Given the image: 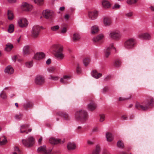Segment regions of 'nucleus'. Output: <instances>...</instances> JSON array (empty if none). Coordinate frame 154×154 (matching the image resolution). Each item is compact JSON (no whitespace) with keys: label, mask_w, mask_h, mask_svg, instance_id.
I'll return each mask as SVG.
<instances>
[{"label":"nucleus","mask_w":154,"mask_h":154,"mask_svg":"<svg viewBox=\"0 0 154 154\" xmlns=\"http://www.w3.org/2000/svg\"><path fill=\"white\" fill-rule=\"evenodd\" d=\"M54 55L57 59L62 60L64 58L65 55L63 53V47L62 45L59 44H55L52 46Z\"/></svg>","instance_id":"nucleus-1"},{"label":"nucleus","mask_w":154,"mask_h":154,"mask_svg":"<svg viewBox=\"0 0 154 154\" xmlns=\"http://www.w3.org/2000/svg\"><path fill=\"white\" fill-rule=\"evenodd\" d=\"M153 99L152 98L150 97L143 103H137L136 104V107L137 108H140L141 109L145 110L149 108V106H152Z\"/></svg>","instance_id":"nucleus-2"},{"label":"nucleus","mask_w":154,"mask_h":154,"mask_svg":"<svg viewBox=\"0 0 154 154\" xmlns=\"http://www.w3.org/2000/svg\"><path fill=\"white\" fill-rule=\"evenodd\" d=\"M75 118L77 121L83 122L86 121L88 118L87 112L84 110H80L75 113Z\"/></svg>","instance_id":"nucleus-3"},{"label":"nucleus","mask_w":154,"mask_h":154,"mask_svg":"<svg viewBox=\"0 0 154 154\" xmlns=\"http://www.w3.org/2000/svg\"><path fill=\"white\" fill-rule=\"evenodd\" d=\"M108 34V37L110 39L117 41L120 40L122 36L121 32L118 29L111 30Z\"/></svg>","instance_id":"nucleus-4"},{"label":"nucleus","mask_w":154,"mask_h":154,"mask_svg":"<svg viewBox=\"0 0 154 154\" xmlns=\"http://www.w3.org/2000/svg\"><path fill=\"white\" fill-rule=\"evenodd\" d=\"M135 39L133 38H130L127 39L124 43V47L128 49L134 48L136 45Z\"/></svg>","instance_id":"nucleus-5"},{"label":"nucleus","mask_w":154,"mask_h":154,"mask_svg":"<svg viewBox=\"0 0 154 154\" xmlns=\"http://www.w3.org/2000/svg\"><path fill=\"white\" fill-rule=\"evenodd\" d=\"M40 28L37 25L34 26L31 31V36L33 39L37 38L39 35L40 32Z\"/></svg>","instance_id":"nucleus-6"},{"label":"nucleus","mask_w":154,"mask_h":154,"mask_svg":"<svg viewBox=\"0 0 154 154\" xmlns=\"http://www.w3.org/2000/svg\"><path fill=\"white\" fill-rule=\"evenodd\" d=\"M22 142L23 145L26 147H30L35 143V139L32 136L28 137L26 139H23Z\"/></svg>","instance_id":"nucleus-7"},{"label":"nucleus","mask_w":154,"mask_h":154,"mask_svg":"<svg viewBox=\"0 0 154 154\" xmlns=\"http://www.w3.org/2000/svg\"><path fill=\"white\" fill-rule=\"evenodd\" d=\"M53 148L50 147H46L45 145H43L39 147L37 151L42 154H52V150Z\"/></svg>","instance_id":"nucleus-8"},{"label":"nucleus","mask_w":154,"mask_h":154,"mask_svg":"<svg viewBox=\"0 0 154 154\" xmlns=\"http://www.w3.org/2000/svg\"><path fill=\"white\" fill-rule=\"evenodd\" d=\"M33 6L28 3L23 2L20 5V8L23 11L29 12L32 11Z\"/></svg>","instance_id":"nucleus-9"},{"label":"nucleus","mask_w":154,"mask_h":154,"mask_svg":"<svg viewBox=\"0 0 154 154\" xmlns=\"http://www.w3.org/2000/svg\"><path fill=\"white\" fill-rule=\"evenodd\" d=\"M17 23L19 26L21 28L26 27L28 24V22L25 18H22L17 20Z\"/></svg>","instance_id":"nucleus-10"},{"label":"nucleus","mask_w":154,"mask_h":154,"mask_svg":"<svg viewBox=\"0 0 154 154\" xmlns=\"http://www.w3.org/2000/svg\"><path fill=\"white\" fill-rule=\"evenodd\" d=\"M44 17L46 19L51 18L54 15V12L49 9H46L44 10L42 12Z\"/></svg>","instance_id":"nucleus-11"},{"label":"nucleus","mask_w":154,"mask_h":154,"mask_svg":"<svg viewBox=\"0 0 154 154\" xmlns=\"http://www.w3.org/2000/svg\"><path fill=\"white\" fill-rule=\"evenodd\" d=\"M98 12L96 10L89 11L88 12V15L89 19L94 20L96 19L98 16Z\"/></svg>","instance_id":"nucleus-12"},{"label":"nucleus","mask_w":154,"mask_h":154,"mask_svg":"<svg viewBox=\"0 0 154 154\" xmlns=\"http://www.w3.org/2000/svg\"><path fill=\"white\" fill-rule=\"evenodd\" d=\"M64 140L57 139L53 137H51L50 138L49 142L52 144H57L58 143L62 144L64 142Z\"/></svg>","instance_id":"nucleus-13"},{"label":"nucleus","mask_w":154,"mask_h":154,"mask_svg":"<svg viewBox=\"0 0 154 154\" xmlns=\"http://www.w3.org/2000/svg\"><path fill=\"white\" fill-rule=\"evenodd\" d=\"M139 38L145 40H149L151 38L150 35L147 32L142 33L139 34L138 35Z\"/></svg>","instance_id":"nucleus-14"},{"label":"nucleus","mask_w":154,"mask_h":154,"mask_svg":"<svg viewBox=\"0 0 154 154\" xmlns=\"http://www.w3.org/2000/svg\"><path fill=\"white\" fill-rule=\"evenodd\" d=\"M112 49H115L113 44H111L109 47L106 48L104 49V55L106 57H108L110 54V50Z\"/></svg>","instance_id":"nucleus-15"},{"label":"nucleus","mask_w":154,"mask_h":154,"mask_svg":"<svg viewBox=\"0 0 154 154\" xmlns=\"http://www.w3.org/2000/svg\"><path fill=\"white\" fill-rule=\"evenodd\" d=\"M44 79L41 76H38L35 79V83L38 85H41L44 83Z\"/></svg>","instance_id":"nucleus-16"},{"label":"nucleus","mask_w":154,"mask_h":154,"mask_svg":"<svg viewBox=\"0 0 154 154\" xmlns=\"http://www.w3.org/2000/svg\"><path fill=\"white\" fill-rule=\"evenodd\" d=\"M103 22L104 26H109L111 24L112 21L110 18L105 17L103 18Z\"/></svg>","instance_id":"nucleus-17"},{"label":"nucleus","mask_w":154,"mask_h":154,"mask_svg":"<svg viewBox=\"0 0 154 154\" xmlns=\"http://www.w3.org/2000/svg\"><path fill=\"white\" fill-rule=\"evenodd\" d=\"M81 38L80 34L78 32H75L73 34L72 36V41L74 42H76L79 41Z\"/></svg>","instance_id":"nucleus-18"},{"label":"nucleus","mask_w":154,"mask_h":154,"mask_svg":"<svg viewBox=\"0 0 154 154\" xmlns=\"http://www.w3.org/2000/svg\"><path fill=\"white\" fill-rule=\"evenodd\" d=\"M71 76L69 75H64L61 78L60 82L63 84H66L68 83V81L70 78Z\"/></svg>","instance_id":"nucleus-19"},{"label":"nucleus","mask_w":154,"mask_h":154,"mask_svg":"<svg viewBox=\"0 0 154 154\" xmlns=\"http://www.w3.org/2000/svg\"><path fill=\"white\" fill-rule=\"evenodd\" d=\"M45 56V54L42 52H38L35 54L34 58L37 60H39L43 58Z\"/></svg>","instance_id":"nucleus-20"},{"label":"nucleus","mask_w":154,"mask_h":154,"mask_svg":"<svg viewBox=\"0 0 154 154\" xmlns=\"http://www.w3.org/2000/svg\"><path fill=\"white\" fill-rule=\"evenodd\" d=\"M97 107L96 104L93 101L91 102L88 105V108L89 110L90 111L95 110Z\"/></svg>","instance_id":"nucleus-21"},{"label":"nucleus","mask_w":154,"mask_h":154,"mask_svg":"<svg viewBox=\"0 0 154 154\" xmlns=\"http://www.w3.org/2000/svg\"><path fill=\"white\" fill-rule=\"evenodd\" d=\"M14 69L11 66H7L5 69V73L8 74H11L14 72Z\"/></svg>","instance_id":"nucleus-22"},{"label":"nucleus","mask_w":154,"mask_h":154,"mask_svg":"<svg viewBox=\"0 0 154 154\" xmlns=\"http://www.w3.org/2000/svg\"><path fill=\"white\" fill-rule=\"evenodd\" d=\"M29 126V125H23L21 126L20 128V132L21 133L26 132V134L28 133V132H26V130L28 129Z\"/></svg>","instance_id":"nucleus-23"},{"label":"nucleus","mask_w":154,"mask_h":154,"mask_svg":"<svg viewBox=\"0 0 154 154\" xmlns=\"http://www.w3.org/2000/svg\"><path fill=\"white\" fill-rule=\"evenodd\" d=\"M92 76L96 79H97L101 77L102 75V74L98 73L96 70H93L91 73Z\"/></svg>","instance_id":"nucleus-24"},{"label":"nucleus","mask_w":154,"mask_h":154,"mask_svg":"<svg viewBox=\"0 0 154 154\" xmlns=\"http://www.w3.org/2000/svg\"><path fill=\"white\" fill-rule=\"evenodd\" d=\"M99 31L98 27L96 25H94L91 28V33L92 34H95L98 32Z\"/></svg>","instance_id":"nucleus-25"},{"label":"nucleus","mask_w":154,"mask_h":154,"mask_svg":"<svg viewBox=\"0 0 154 154\" xmlns=\"http://www.w3.org/2000/svg\"><path fill=\"white\" fill-rule=\"evenodd\" d=\"M104 37V36L103 34H100L96 37L94 38L93 41L94 42H97L103 39Z\"/></svg>","instance_id":"nucleus-26"},{"label":"nucleus","mask_w":154,"mask_h":154,"mask_svg":"<svg viewBox=\"0 0 154 154\" xmlns=\"http://www.w3.org/2000/svg\"><path fill=\"white\" fill-rule=\"evenodd\" d=\"M67 148L69 150H74L76 149V146L74 143H69L67 145Z\"/></svg>","instance_id":"nucleus-27"},{"label":"nucleus","mask_w":154,"mask_h":154,"mask_svg":"<svg viewBox=\"0 0 154 154\" xmlns=\"http://www.w3.org/2000/svg\"><path fill=\"white\" fill-rule=\"evenodd\" d=\"M13 45L10 43H8L6 44L5 48V51H10L13 48Z\"/></svg>","instance_id":"nucleus-28"},{"label":"nucleus","mask_w":154,"mask_h":154,"mask_svg":"<svg viewBox=\"0 0 154 154\" xmlns=\"http://www.w3.org/2000/svg\"><path fill=\"white\" fill-rule=\"evenodd\" d=\"M107 140L108 142L112 141L113 139V136L110 133L107 132L106 134Z\"/></svg>","instance_id":"nucleus-29"},{"label":"nucleus","mask_w":154,"mask_h":154,"mask_svg":"<svg viewBox=\"0 0 154 154\" xmlns=\"http://www.w3.org/2000/svg\"><path fill=\"white\" fill-rule=\"evenodd\" d=\"M23 54L24 56L26 55L29 53V47L28 46H25L23 48Z\"/></svg>","instance_id":"nucleus-30"},{"label":"nucleus","mask_w":154,"mask_h":154,"mask_svg":"<svg viewBox=\"0 0 154 154\" xmlns=\"http://www.w3.org/2000/svg\"><path fill=\"white\" fill-rule=\"evenodd\" d=\"M90 62V58L88 57H85L83 59V62L85 66H87Z\"/></svg>","instance_id":"nucleus-31"},{"label":"nucleus","mask_w":154,"mask_h":154,"mask_svg":"<svg viewBox=\"0 0 154 154\" xmlns=\"http://www.w3.org/2000/svg\"><path fill=\"white\" fill-rule=\"evenodd\" d=\"M102 4L103 7L105 8H107L110 6V4L109 2L106 0H103L102 1Z\"/></svg>","instance_id":"nucleus-32"},{"label":"nucleus","mask_w":154,"mask_h":154,"mask_svg":"<svg viewBox=\"0 0 154 154\" xmlns=\"http://www.w3.org/2000/svg\"><path fill=\"white\" fill-rule=\"evenodd\" d=\"M100 147L99 145H97L96 146L95 149L93 151L92 154H100Z\"/></svg>","instance_id":"nucleus-33"},{"label":"nucleus","mask_w":154,"mask_h":154,"mask_svg":"<svg viewBox=\"0 0 154 154\" xmlns=\"http://www.w3.org/2000/svg\"><path fill=\"white\" fill-rule=\"evenodd\" d=\"M7 141L6 138L3 136L0 138V145L1 146L5 145L7 143Z\"/></svg>","instance_id":"nucleus-34"},{"label":"nucleus","mask_w":154,"mask_h":154,"mask_svg":"<svg viewBox=\"0 0 154 154\" xmlns=\"http://www.w3.org/2000/svg\"><path fill=\"white\" fill-rule=\"evenodd\" d=\"M8 16L9 20H12L14 18V15L12 12L11 11L8 10Z\"/></svg>","instance_id":"nucleus-35"},{"label":"nucleus","mask_w":154,"mask_h":154,"mask_svg":"<svg viewBox=\"0 0 154 154\" xmlns=\"http://www.w3.org/2000/svg\"><path fill=\"white\" fill-rule=\"evenodd\" d=\"M59 114L62 116L63 117L64 119L66 120H69V116L66 113L61 112L59 113Z\"/></svg>","instance_id":"nucleus-36"},{"label":"nucleus","mask_w":154,"mask_h":154,"mask_svg":"<svg viewBox=\"0 0 154 154\" xmlns=\"http://www.w3.org/2000/svg\"><path fill=\"white\" fill-rule=\"evenodd\" d=\"M14 152H12V154H21L22 152L18 148L15 147L14 148Z\"/></svg>","instance_id":"nucleus-37"},{"label":"nucleus","mask_w":154,"mask_h":154,"mask_svg":"<svg viewBox=\"0 0 154 154\" xmlns=\"http://www.w3.org/2000/svg\"><path fill=\"white\" fill-rule=\"evenodd\" d=\"M14 30V26L13 24H11L9 25L8 29V31L9 32L11 33L13 32Z\"/></svg>","instance_id":"nucleus-38"},{"label":"nucleus","mask_w":154,"mask_h":154,"mask_svg":"<svg viewBox=\"0 0 154 154\" xmlns=\"http://www.w3.org/2000/svg\"><path fill=\"white\" fill-rule=\"evenodd\" d=\"M59 78V77L57 76L50 75L49 77V79L51 80L56 81L58 80Z\"/></svg>","instance_id":"nucleus-39"},{"label":"nucleus","mask_w":154,"mask_h":154,"mask_svg":"<svg viewBox=\"0 0 154 154\" xmlns=\"http://www.w3.org/2000/svg\"><path fill=\"white\" fill-rule=\"evenodd\" d=\"M33 106V104L31 102H28L24 104V107L25 108H29L32 107Z\"/></svg>","instance_id":"nucleus-40"},{"label":"nucleus","mask_w":154,"mask_h":154,"mask_svg":"<svg viewBox=\"0 0 154 154\" xmlns=\"http://www.w3.org/2000/svg\"><path fill=\"white\" fill-rule=\"evenodd\" d=\"M33 65V62L32 61H29L26 62V66L28 68H30L32 67Z\"/></svg>","instance_id":"nucleus-41"},{"label":"nucleus","mask_w":154,"mask_h":154,"mask_svg":"<svg viewBox=\"0 0 154 154\" xmlns=\"http://www.w3.org/2000/svg\"><path fill=\"white\" fill-rule=\"evenodd\" d=\"M133 13L132 11H129L126 12L125 14V16L127 17H130L133 15Z\"/></svg>","instance_id":"nucleus-42"},{"label":"nucleus","mask_w":154,"mask_h":154,"mask_svg":"<svg viewBox=\"0 0 154 154\" xmlns=\"http://www.w3.org/2000/svg\"><path fill=\"white\" fill-rule=\"evenodd\" d=\"M60 28V26L59 25H56L51 27V29L53 31H57Z\"/></svg>","instance_id":"nucleus-43"},{"label":"nucleus","mask_w":154,"mask_h":154,"mask_svg":"<svg viewBox=\"0 0 154 154\" xmlns=\"http://www.w3.org/2000/svg\"><path fill=\"white\" fill-rule=\"evenodd\" d=\"M117 146L118 147L123 148L124 147V145L123 142L121 140H119L117 143Z\"/></svg>","instance_id":"nucleus-44"},{"label":"nucleus","mask_w":154,"mask_h":154,"mask_svg":"<svg viewBox=\"0 0 154 154\" xmlns=\"http://www.w3.org/2000/svg\"><path fill=\"white\" fill-rule=\"evenodd\" d=\"M137 0H127V3L129 5H132L135 4Z\"/></svg>","instance_id":"nucleus-45"},{"label":"nucleus","mask_w":154,"mask_h":154,"mask_svg":"<svg viewBox=\"0 0 154 154\" xmlns=\"http://www.w3.org/2000/svg\"><path fill=\"white\" fill-rule=\"evenodd\" d=\"M48 71L50 73H53L55 72L56 71V69L54 67H51L48 69Z\"/></svg>","instance_id":"nucleus-46"},{"label":"nucleus","mask_w":154,"mask_h":154,"mask_svg":"<svg viewBox=\"0 0 154 154\" xmlns=\"http://www.w3.org/2000/svg\"><path fill=\"white\" fill-rule=\"evenodd\" d=\"M121 63V62L119 59L116 60L115 62V65L116 66H120Z\"/></svg>","instance_id":"nucleus-47"},{"label":"nucleus","mask_w":154,"mask_h":154,"mask_svg":"<svg viewBox=\"0 0 154 154\" xmlns=\"http://www.w3.org/2000/svg\"><path fill=\"white\" fill-rule=\"evenodd\" d=\"M121 7L120 5L118 4H115L112 7V8L116 10L119 9Z\"/></svg>","instance_id":"nucleus-48"},{"label":"nucleus","mask_w":154,"mask_h":154,"mask_svg":"<svg viewBox=\"0 0 154 154\" xmlns=\"http://www.w3.org/2000/svg\"><path fill=\"white\" fill-rule=\"evenodd\" d=\"M100 117L99 121L100 122H103L105 120V115L103 114H101L100 115Z\"/></svg>","instance_id":"nucleus-49"},{"label":"nucleus","mask_w":154,"mask_h":154,"mask_svg":"<svg viewBox=\"0 0 154 154\" xmlns=\"http://www.w3.org/2000/svg\"><path fill=\"white\" fill-rule=\"evenodd\" d=\"M67 31V28L66 27H64L61 29L60 32V33L62 34H65L66 32Z\"/></svg>","instance_id":"nucleus-50"},{"label":"nucleus","mask_w":154,"mask_h":154,"mask_svg":"<svg viewBox=\"0 0 154 154\" xmlns=\"http://www.w3.org/2000/svg\"><path fill=\"white\" fill-rule=\"evenodd\" d=\"M0 97L3 99H5L7 97L4 91H2L0 94Z\"/></svg>","instance_id":"nucleus-51"},{"label":"nucleus","mask_w":154,"mask_h":154,"mask_svg":"<svg viewBox=\"0 0 154 154\" xmlns=\"http://www.w3.org/2000/svg\"><path fill=\"white\" fill-rule=\"evenodd\" d=\"M22 116L21 114L16 115L15 116V118L17 119H20L22 118Z\"/></svg>","instance_id":"nucleus-52"},{"label":"nucleus","mask_w":154,"mask_h":154,"mask_svg":"<svg viewBox=\"0 0 154 154\" xmlns=\"http://www.w3.org/2000/svg\"><path fill=\"white\" fill-rule=\"evenodd\" d=\"M76 71L79 74L81 72V69L79 65H77L76 68Z\"/></svg>","instance_id":"nucleus-53"},{"label":"nucleus","mask_w":154,"mask_h":154,"mask_svg":"<svg viewBox=\"0 0 154 154\" xmlns=\"http://www.w3.org/2000/svg\"><path fill=\"white\" fill-rule=\"evenodd\" d=\"M69 15L68 14H66L64 17V19L66 20L67 21L69 18Z\"/></svg>","instance_id":"nucleus-54"},{"label":"nucleus","mask_w":154,"mask_h":154,"mask_svg":"<svg viewBox=\"0 0 154 154\" xmlns=\"http://www.w3.org/2000/svg\"><path fill=\"white\" fill-rule=\"evenodd\" d=\"M99 128L98 127H94L93 129V131L94 132H96L99 131Z\"/></svg>","instance_id":"nucleus-55"},{"label":"nucleus","mask_w":154,"mask_h":154,"mask_svg":"<svg viewBox=\"0 0 154 154\" xmlns=\"http://www.w3.org/2000/svg\"><path fill=\"white\" fill-rule=\"evenodd\" d=\"M122 119L123 120H126L128 118L127 116L125 115H123L121 117Z\"/></svg>","instance_id":"nucleus-56"},{"label":"nucleus","mask_w":154,"mask_h":154,"mask_svg":"<svg viewBox=\"0 0 154 154\" xmlns=\"http://www.w3.org/2000/svg\"><path fill=\"white\" fill-rule=\"evenodd\" d=\"M10 3H15L16 0H7Z\"/></svg>","instance_id":"nucleus-57"},{"label":"nucleus","mask_w":154,"mask_h":154,"mask_svg":"<svg viewBox=\"0 0 154 154\" xmlns=\"http://www.w3.org/2000/svg\"><path fill=\"white\" fill-rule=\"evenodd\" d=\"M87 143L89 145H92L93 144V142L91 141L90 140H87Z\"/></svg>","instance_id":"nucleus-58"},{"label":"nucleus","mask_w":154,"mask_h":154,"mask_svg":"<svg viewBox=\"0 0 154 154\" xmlns=\"http://www.w3.org/2000/svg\"><path fill=\"white\" fill-rule=\"evenodd\" d=\"M127 99H126V98H123L122 97H120L119 98V101H123V100H125Z\"/></svg>","instance_id":"nucleus-59"},{"label":"nucleus","mask_w":154,"mask_h":154,"mask_svg":"<svg viewBox=\"0 0 154 154\" xmlns=\"http://www.w3.org/2000/svg\"><path fill=\"white\" fill-rule=\"evenodd\" d=\"M12 60L14 62H15L17 59V57L16 56H13L12 58Z\"/></svg>","instance_id":"nucleus-60"},{"label":"nucleus","mask_w":154,"mask_h":154,"mask_svg":"<svg viewBox=\"0 0 154 154\" xmlns=\"http://www.w3.org/2000/svg\"><path fill=\"white\" fill-rule=\"evenodd\" d=\"M51 60L50 59H48L46 61V63L47 64H49L51 63Z\"/></svg>","instance_id":"nucleus-61"},{"label":"nucleus","mask_w":154,"mask_h":154,"mask_svg":"<svg viewBox=\"0 0 154 154\" xmlns=\"http://www.w3.org/2000/svg\"><path fill=\"white\" fill-rule=\"evenodd\" d=\"M42 140V138L41 137L40 138H39L38 140V143L39 144H40L41 143V142Z\"/></svg>","instance_id":"nucleus-62"},{"label":"nucleus","mask_w":154,"mask_h":154,"mask_svg":"<svg viewBox=\"0 0 154 154\" xmlns=\"http://www.w3.org/2000/svg\"><path fill=\"white\" fill-rule=\"evenodd\" d=\"M108 90V88L106 87H105L103 89V92H105L106 91Z\"/></svg>","instance_id":"nucleus-63"},{"label":"nucleus","mask_w":154,"mask_h":154,"mask_svg":"<svg viewBox=\"0 0 154 154\" xmlns=\"http://www.w3.org/2000/svg\"><path fill=\"white\" fill-rule=\"evenodd\" d=\"M103 154H110V153L107 151H105L103 152Z\"/></svg>","instance_id":"nucleus-64"}]
</instances>
